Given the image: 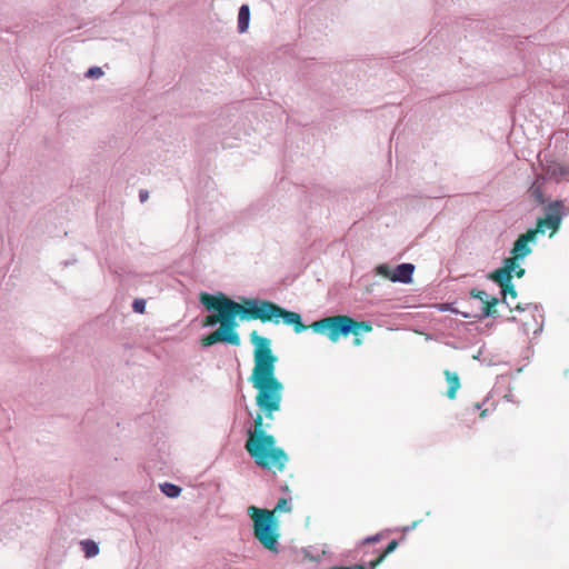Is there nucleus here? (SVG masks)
<instances>
[{
  "label": "nucleus",
  "instance_id": "nucleus-1",
  "mask_svg": "<svg viewBox=\"0 0 569 569\" xmlns=\"http://www.w3.org/2000/svg\"><path fill=\"white\" fill-rule=\"evenodd\" d=\"M200 302L208 309L221 312V322L219 329L201 339V346L211 347L217 343H228L238 347L240 337L236 330L238 322L236 317L246 320H261L262 322L278 323L279 319L283 323L292 326L296 332H303L308 327L302 322L300 313L281 308L270 300L243 299L238 303L226 295L211 296L209 293L200 295Z\"/></svg>",
  "mask_w": 569,
  "mask_h": 569
},
{
  "label": "nucleus",
  "instance_id": "nucleus-2",
  "mask_svg": "<svg viewBox=\"0 0 569 569\" xmlns=\"http://www.w3.org/2000/svg\"><path fill=\"white\" fill-rule=\"evenodd\" d=\"M250 341L254 346L253 368L249 378L252 387L257 390L256 403L267 419H272V412L280 409L283 385L276 377L277 357L270 349L268 338L251 331Z\"/></svg>",
  "mask_w": 569,
  "mask_h": 569
},
{
  "label": "nucleus",
  "instance_id": "nucleus-3",
  "mask_svg": "<svg viewBox=\"0 0 569 569\" xmlns=\"http://www.w3.org/2000/svg\"><path fill=\"white\" fill-rule=\"evenodd\" d=\"M267 428H270V425H266L262 413H258L254 418V429L249 431L244 448L260 468L282 472L289 459L288 455L276 446V439L267 433Z\"/></svg>",
  "mask_w": 569,
  "mask_h": 569
},
{
  "label": "nucleus",
  "instance_id": "nucleus-4",
  "mask_svg": "<svg viewBox=\"0 0 569 569\" xmlns=\"http://www.w3.org/2000/svg\"><path fill=\"white\" fill-rule=\"evenodd\" d=\"M318 335H326L331 342H338L341 337L353 336V346L362 345V335L372 330V323L367 320H356L348 315H335L321 318L309 325Z\"/></svg>",
  "mask_w": 569,
  "mask_h": 569
},
{
  "label": "nucleus",
  "instance_id": "nucleus-5",
  "mask_svg": "<svg viewBox=\"0 0 569 569\" xmlns=\"http://www.w3.org/2000/svg\"><path fill=\"white\" fill-rule=\"evenodd\" d=\"M249 511L253 520L254 537L267 550L276 551L279 533L277 532L278 525L273 511L260 510L254 507H251Z\"/></svg>",
  "mask_w": 569,
  "mask_h": 569
},
{
  "label": "nucleus",
  "instance_id": "nucleus-6",
  "mask_svg": "<svg viewBox=\"0 0 569 569\" xmlns=\"http://www.w3.org/2000/svg\"><path fill=\"white\" fill-rule=\"evenodd\" d=\"M563 206L561 202H553L549 206L550 213L545 218H539L536 223V228L530 229L535 231V236L538 233H545L547 230L550 231V236L556 233L561 226V209Z\"/></svg>",
  "mask_w": 569,
  "mask_h": 569
},
{
  "label": "nucleus",
  "instance_id": "nucleus-7",
  "mask_svg": "<svg viewBox=\"0 0 569 569\" xmlns=\"http://www.w3.org/2000/svg\"><path fill=\"white\" fill-rule=\"evenodd\" d=\"M518 267L515 259H505L503 266L489 273V279L497 282L501 288L512 282L513 270Z\"/></svg>",
  "mask_w": 569,
  "mask_h": 569
},
{
  "label": "nucleus",
  "instance_id": "nucleus-8",
  "mask_svg": "<svg viewBox=\"0 0 569 569\" xmlns=\"http://www.w3.org/2000/svg\"><path fill=\"white\" fill-rule=\"evenodd\" d=\"M536 239L535 231H531L528 229L525 233L518 236L513 248H512V257L509 259H515V263H518V261L526 256L531 253V248L529 246L530 241H533Z\"/></svg>",
  "mask_w": 569,
  "mask_h": 569
},
{
  "label": "nucleus",
  "instance_id": "nucleus-9",
  "mask_svg": "<svg viewBox=\"0 0 569 569\" xmlns=\"http://www.w3.org/2000/svg\"><path fill=\"white\" fill-rule=\"evenodd\" d=\"M443 376L446 378V381L448 383V389L446 392V396L449 399H455L456 393L458 389L460 388V379L458 377V373L456 371H451L449 369L443 370Z\"/></svg>",
  "mask_w": 569,
  "mask_h": 569
},
{
  "label": "nucleus",
  "instance_id": "nucleus-10",
  "mask_svg": "<svg viewBox=\"0 0 569 569\" xmlns=\"http://www.w3.org/2000/svg\"><path fill=\"white\" fill-rule=\"evenodd\" d=\"M415 270L411 263H401L393 269L392 281L410 282Z\"/></svg>",
  "mask_w": 569,
  "mask_h": 569
},
{
  "label": "nucleus",
  "instance_id": "nucleus-11",
  "mask_svg": "<svg viewBox=\"0 0 569 569\" xmlns=\"http://www.w3.org/2000/svg\"><path fill=\"white\" fill-rule=\"evenodd\" d=\"M250 20V9L247 4H242L238 13V30L243 33L248 30Z\"/></svg>",
  "mask_w": 569,
  "mask_h": 569
},
{
  "label": "nucleus",
  "instance_id": "nucleus-12",
  "mask_svg": "<svg viewBox=\"0 0 569 569\" xmlns=\"http://www.w3.org/2000/svg\"><path fill=\"white\" fill-rule=\"evenodd\" d=\"M80 546L87 558H93L99 555V545L92 539L82 540Z\"/></svg>",
  "mask_w": 569,
  "mask_h": 569
},
{
  "label": "nucleus",
  "instance_id": "nucleus-13",
  "mask_svg": "<svg viewBox=\"0 0 569 569\" xmlns=\"http://www.w3.org/2000/svg\"><path fill=\"white\" fill-rule=\"evenodd\" d=\"M397 546H398V541L396 539L391 540L389 542V545L386 547V550L383 552H381L378 558H376L375 560H372L370 562V567L372 569H375L376 567H378L380 563L383 562V560L389 556L391 555L392 552H395L397 550Z\"/></svg>",
  "mask_w": 569,
  "mask_h": 569
},
{
  "label": "nucleus",
  "instance_id": "nucleus-14",
  "mask_svg": "<svg viewBox=\"0 0 569 569\" xmlns=\"http://www.w3.org/2000/svg\"><path fill=\"white\" fill-rule=\"evenodd\" d=\"M160 488L161 491L168 497H178L182 491L181 487L171 482H164L160 486Z\"/></svg>",
  "mask_w": 569,
  "mask_h": 569
},
{
  "label": "nucleus",
  "instance_id": "nucleus-15",
  "mask_svg": "<svg viewBox=\"0 0 569 569\" xmlns=\"http://www.w3.org/2000/svg\"><path fill=\"white\" fill-rule=\"evenodd\" d=\"M499 303V300L497 298H490L487 301H485L482 307V315L485 317L493 316L496 313V306Z\"/></svg>",
  "mask_w": 569,
  "mask_h": 569
},
{
  "label": "nucleus",
  "instance_id": "nucleus-16",
  "mask_svg": "<svg viewBox=\"0 0 569 569\" xmlns=\"http://www.w3.org/2000/svg\"><path fill=\"white\" fill-rule=\"evenodd\" d=\"M376 272L385 278H388L392 281V277H395V270L391 269L388 264H379L376 268Z\"/></svg>",
  "mask_w": 569,
  "mask_h": 569
},
{
  "label": "nucleus",
  "instance_id": "nucleus-17",
  "mask_svg": "<svg viewBox=\"0 0 569 569\" xmlns=\"http://www.w3.org/2000/svg\"><path fill=\"white\" fill-rule=\"evenodd\" d=\"M501 293L503 296V301L507 302V297L510 296L512 299L517 298V291L515 284L511 282L506 287L501 288Z\"/></svg>",
  "mask_w": 569,
  "mask_h": 569
},
{
  "label": "nucleus",
  "instance_id": "nucleus-18",
  "mask_svg": "<svg viewBox=\"0 0 569 569\" xmlns=\"http://www.w3.org/2000/svg\"><path fill=\"white\" fill-rule=\"evenodd\" d=\"M221 312L214 315H208L203 320V326H214L221 322Z\"/></svg>",
  "mask_w": 569,
  "mask_h": 569
},
{
  "label": "nucleus",
  "instance_id": "nucleus-19",
  "mask_svg": "<svg viewBox=\"0 0 569 569\" xmlns=\"http://www.w3.org/2000/svg\"><path fill=\"white\" fill-rule=\"evenodd\" d=\"M274 511H279V512L290 511V508H289V505H288V500L286 498H279L277 503H276L273 512Z\"/></svg>",
  "mask_w": 569,
  "mask_h": 569
},
{
  "label": "nucleus",
  "instance_id": "nucleus-20",
  "mask_svg": "<svg viewBox=\"0 0 569 569\" xmlns=\"http://www.w3.org/2000/svg\"><path fill=\"white\" fill-rule=\"evenodd\" d=\"M103 74V71L101 70L100 67H91L88 71H87V77L88 78H101Z\"/></svg>",
  "mask_w": 569,
  "mask_h": 569
},
{
  "label": "nucleus",
  "instance_id": "nucleus-21",
  "mask_svg": "<svg viewBox=\"0 0 569 569\" xmlns=\"http://www.w3.org/2000/svg\"><path fill=\"white\" fill-rule=\"evenodd\" d=\"M470 295H471V297H473L478 300H481L482 305L485 303V301H487L489 299L488 295L485 291L477 290V289H473L470 292Z\"/></svg>",
  "mask_w": 569,
  "mask_h": 569
},
{
  "label": "nucleus",
  "instance_id": "nucleus-22",
  "mask_svg": "<svg viewBox=\"0 0 569 569\" xmlns=\"http://www.w3.org/2000/svg\"><path fill=\"white\" fill-rule=\"evenodd\" d=\"M133 309H134V311L142 313L146 310V301L144 300H136L133 302Z\"/></svg>",
  "mask_w": 569,
  "mask_h": 569
},
{
  "label": "nucleus",
  "instance_id": "nucleus-23",
  "mask_svg": "<svg viewBox=\"0 0 569 569\" xmlns=\"http://www.w3.org/2000/svg\"><path fill=\"white\" fill-rule=\"evenodd\" d=\"M513 272H515V274H516L518 278H521V277H523L525 269L518 264V267L516 268V270H513Z\"/></svg>",
  "mask_w": 569,
  "mask_h": 569
},
{
  "label": "nucleus",
  "instance_id": "nucleus-24",
  "mask_svg": "<svg viewBox=\"0 0 569 569\" xmlns=\"http://www.w3.org/2000/svg\"><path fill=\"white\" fill-rule=\"evenodd\" d=\"M380 539V535H375V536H370V537H367L365 539L366 542H376Z\"/></svg>",
  "mask_w": 569,
  "mask_h": 569
},
{
  "label": "nucleus",
  "instance_id": "nucleus-25",
  "mask_svg": "<svg viewBox=\"0 0 569 569\" xmlns=\"http://www.w3.org/2000/svg\"><path fill=\"white\" fill-rule=\"evenodd\" d=\"M148 198V192L146 190H140V201H146Z\"/></svg>",
  "mask_w": 569,
  "mask_h": 569
},
{
  "label": "nucleus",
  "instance_id": "nucleus-26",
  "mask_svg": "<svg viewBox=\"0 0 569 569\" xmlns=\"http://www.w3.org/2000/svg\"><path fill=\"white\" fill-rule=\"evenodd\" d=\"M487 409L480 411V417H486Z\"/></svg>",
  "mask_w": 569,
  "mask_h": 569
}]
</instances>
